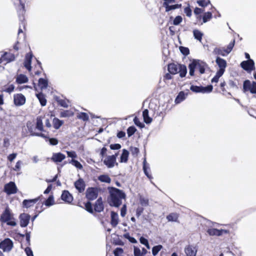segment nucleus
Here are the masks:
<instances>
[{
  "label": "nucleus",
  "mask_w": 256,
  "mask_h": 256,
  "mask_svg": "<svg viewBox=\"0 0 256 256\" xmlns=\"http://www.w3.org/2000/svg\"><path fill=\"white\" fill-rule=\"evenodd\" d=\"M98 180L101 182H104L110 184L111 182V179L107 174H102L98 177Z\"/></svg>",
  "instance_id": "ea45409f"
},
{
  "label": "nucleus",
  "mask_w": 256,
  "mask_h": 256,
  "mask_svg": "<svg viewBox=\"0 0 256 256\" xmlns=\"http://www.w3.org/2000/svg\"><path fill=\"white\" fill-rule=\"evenodd\" d=\"M42 205L43 204H38L36 207V212H38V214L32 217V220H34L38 216V215L43 210Z\"/></svg>",
  "instance_id": "603ef678"
},
{
  "label": "nucleus",
  "mask_w": 256,
  "mask_h": 256,
  "mask_svg": "<svg viewBox=\"0 0 256 256\" xmlns=\"http://www.w3.org/2000/svg\"><path fill=\"white\" fill-rule=\"evenodd\" d=\"M243 92H250L252 94H256V82H250V80H246L243 84Z\"/></svg>",
  "instance_id": "423d86ee"
},
{
  "label": "nucleus",
  "mask_w": 256,
  "mask_h": 256,
  "mask_svg": "<svg viewBox=\"0 0 256 256\" xmlns=\"http://www.w3.org/2000/svg\"><path fill=\"white\" fill-rule=\"evenodd\" d=\"M124 250L121 248H116L114 251V256H121Z\"/></svg>",
  "instance_id": "13d9d810"
},
{
  "label": "nucleus",
  "mask_w": 256,
  "mask_h": 256,
  "mask_svg": "<svg viewBox=\"0 0 256 256\" xmlns=\"http://www.w3.org/2000/svg\"><path fill=\"white\" fill-rule=\"evenodd\" d=\"M36 125L35 126L36 128L40 132H45L44 129L42 117L40 116H38L36 118Z\"/></svg>",
  "instance_id": "393cba45"
},
{
  "label": "nucleus",
  "mask_w": 256,
  "mask_h": 256,
  "mask_svg": "<svg viewBox=\"0 0 256 256\" xmlns=\"http://www.w3.org/2000/svg\"><path fill=\"white\" fill-rule=\"evenodd\" d=\"M235 44V40L230 42L227 46L226 48H216L213 51V54L215 55L226 56L232 50Z\"/></svg>",
  "instance_id": "20e7f679"
},
{
  "label": "nucleus",
  "mask_w": 256,
  "mask_h": 256,
  "mask_svg": "<svg viewBox=\"0 0 256 256\" xmlns=\"http://www.w3.org/2000/svg\"><path fill=\"white\" fill-rule=\"evenodd\" d=\"M26 98L21 94H16L14 95V104L16 106H20L25 104Z\"/></svg>",
  "instance_id": "9d476101"
},
{
  "label": "nucleus",
  "mask_w": 256,
  "mask_h": 256,
  "mask_svg": "<svg viewBox=\"0 0 256 256\" xmlns=\"http://www.w3.org/2000/svg\"><path fill=\"white\" fill-rule=\"evenodd\" d=\"M74 115V112L70 110H64L60 113V118L70 117Z\"/></svg>",
  "instance_id": "a19ab883"
},
{
  "label": "nucleus",
  "mask_w": 256,
  "mask_h": 256,
  "mask_svg": "<svg viewBox=\"0 0 256 256\" xmlns=\"http://www.w3.org/2000/svg\"><path fill=\"white\" fill-rule=\"evenodd\" d=\"M140 242L141 244H144V246H146L149 249L150 248V245H149V244H148V242L147 239H146L144 237L142 236L140 238Z\"/></svg>",
  "instance_id": "680f3d73"
},
{
  "label": "nucleus",
  "mask_w": 256,
  "mask_h": 256,
  "mask_svg": "<svg viewBox=\"0 0 256 256\" xmlns=\"http://www.w3.org/2000/svg\"><path fill=\"white\" fill-rule=\"evenodd\" d=\"M85 209L86 211L90 214L94 213V210L92 208V203L90 202H88L84 204Z\"/></svg>",
  "instance_id": "09e8293b"
},
{
  "label": "nucleus",
  "mask_w": 256,
  "mask_h": 256,
  "mask_svg": "<svg viewBox=\"0 0 256 256\" xmlns=\"http://www.w3.org/2000/svg\"><path fill=\"white\" fill-rule=\"evenodd\" d=\"M110 204L114 207H118L122 204V200L126 198L124 192L117 188L112 187L110 190Z\"/></svg>",
  "instance_id": "f257e3e1"
},
{
  "label": "nucleus",
  "mask_w": 256,
  "mask_h": 256,
  "mask_svg": "<svg viewBox=\"0 0 256 256\" xmlns=\"http://www.w3.org/2000/svg\"><path fill=\"white\" fill-rule=\"evenodd\" d=\"M28 80V78L26 75L24 74H20L17 76L16 82L18 84H22L27 82Z\"/></svg>",
  "instance_id": "a878e982"
},
{
  "label": "nucleus",
  "mask_w": 256,
  "mask_h": 256,
  "mask_svg": "<svg viewBox=\"0 0 256 256\" xmlns=\"http://www.w3.org/2000/svg\"><path fill=\"white\" fill-rule=\"evenodd\" d=\"M130 150L132 154L135 157L137 156L140 152L139 149L136 147L130 146Z\"/></svg>",
  "instance_id": "864d4df0"
},
{
  "label": "nucleus",
  "mask_w": 256,
  "mask_h": 256,
  "mask_svg": "<svg viewBox=\"0 0 256 256\" xmlns=\"http://www.w3.org/2000/svg\"><path fill=\"white\" fill-rule=\"evenodd\" d=\"M104 164L108 168H112L116 164V166L118 164L116 162V157L114 156H110L104 160Z\"/></svg>",
  "instance_id": "f3484780"
},
{
  "label": "nucleus",
  "mask_w": 256,
  "mask_h": 256,
  "mask_svg": "<svg viewBox=\"0 0 256 256\" xmlns=\"http://www.w3.org/2000/svg\"><path fill=\"white\" fill-rule=\"evenodd\" d=\"M198 4L202 7H206L210 4L209 0H199L197 1Z\"/></svg>",
  "instance_id": "4d7b16f0"
},
{
  "label": "nucleus",
  "mask_w": 256,
  "mask_h": 256,
  "mask_svg": "<svg viewBox=\"0 0 256 256\" xmlns=\"http://www.w3.org/2000/svg\"><path fill=\"white\" fill-rule=\"evenodd\" d=\"M142 116L144 122L146 124H150L152 122V118L148 116V110L147 109H145L142 112Z\"/></svg>",
  "instance_id": "72a5a7b5"
},
{
  "label": "nucleus",
  "mask_w": 256,
  "mask_h": 256,
  "mask_svg": "<svg viewBox=\"0 0 256 256\" xmlns=\"http://www.w3.org/2000/svg\"><path fill=\"white\" fill-rule=\"evenodd\" d=\"M178 73H179L180 77H185L187 73L186 66L184 64H180Z\"/></svg>",
  "instance_id": "c756f323"
},
{
  "label": "nucleus",
  "mask_w": 256,
  "mask_h": 256,
  "mask_svg": "<svg viewBox=\"0 0 256 256\" xmlns=\"http://www.w3.org/2000/svg\"><path fill=\"white\" fill-rule=\"evenodd\" d=\"M56 100L58 104L64 108H68V104L67 102L65 100L60 99L56 98Z\"/></svg>",
  "instance_id": "3c124183"
},
{
  "label": "nucleus",
  "mask_w": 256,
  "mask_h": 256,
  "mask_svg": "<svg viewBox=\"0 0 256 256\" xmlns=\"http://www.w3.org/2000/svg\"><path fill=\"white\" fill-rule=\"evenodd\" d=\"M71 162L76 168H78L79 169H82V164L76 160L72 159L71 160Z\"/></svg>",
  "instance_id": "338daca9"
},
{
  "label": "nucleus",
  "mask_w": 256,
  "mask_h": 256,
  "mask_svg": "<svg viewBox=\"0 0 256 256\" xmlns=\"http://www.w3.org/2000/svg\"><path fill=\"white\" fill-rule=\"evenodd\" d=\"M185 252L187 256H196V250L192 246H188L185 248Z\"/></svg>",
  "instance_id": "7c9ffc66"
},
{
  "label": "nucleus",
  "mask_w": 256,
  "mask_h": 256,
  "mask_svg": "<svg viewBox=\"0 0 256 256\" xmlns=\"http://www.w3.org/2000/svg\"><path fill=\"white\" fill-rule=\"evenodd\" d=\"M129 152L126 149L122 150V152L120 156V162H126L128 160Z\"/></svg>",
  "instance_id": "2f4dec72"
},
{
  "label": "nucleus",
  "mask_w": 256,
  "mask_h": 256,
  "mask_svg": "<svg viewBox=\"0 0 256 256\" xmlns=\"http://www.w3.org/2000/svg\"><path fill=\"white\" fill-rule=\"evenodd\" d=\"M15 86L13 84L5 85L2 90L3 92L11 94L14 90Z\"/></svg>",
  "instance_id": "58836bf2"
},
{
  "label": "nucleus",
  "mask_w": 256,
  "mask_h": 256,
  "mask_svg": "<svg viewBox=\"0 0 256 256\" xmlns=\"http://www.w3.org/2000/svg\"><path fill=\"white\" fill-rule=\"evenodd\" d=\"M63 124L64 121L59 120L57 118H54L52 120L53 126L56 130L59 129Z\"/></svg>",
  "instance_id": "c85d7f7f"
},
{
  "label": "nucleus",
  "mask_w": 256,
  "mask_h": 256,
  "mask_svg": "<svg viewBox=\"0 0 256 256\" xmlns=\"http://www.w3.org/2000/svg\"><path fill=\"white\" fill-rule=\"evenodd\" d=\"M14 247L12 241L9 238H6L0 242V249L4 252H10Z\"/></svg>",
  "instance_id": "6e6552de"
},
{
  "label": "nucleus",
  "mask_w": 256,
  "mask_h": 256,
  "mask_svg": "<svg viewBox=\"0 0 256 256\" xmlns=\"http://www.w3.org/2000/svg\"><path fill=\"white\" fill-rule=\"evenodd\" d=\"M36 97L38 99L42 106H45L46 104V100L44 94L42 92L36 94Z\"/></svg>",
  "instance_id": "473e14b6"
},
{
  "label": "nucleus",
  "mask_w": 256,
  "mask_h": 256,
  "mask_svg": "<svg viewBox=\"0 0 256 256\" xmlns=\"http://www.w3.org/2000/svg\"><path fill=\"white\" fill-rule=\"evenodd\" d=\"M30 218L28 214H21L19 216L20 226L22 228L26 227L29 223Z\"/></svg>",
  "instance_id": "2eb2a0df"
},
{
  "label": "nucleus",
  "mask_w": 256,
  "mask_h": 256,
  "mask_svg": "<svg viewBox=\"0 0 256 256\" xmlns=\"http://www.w3.org/2000/svg\"><path fill=\"white\" fill-rule=\"evenodd\" d=\"M241 67L246 71L251 72L255 69L254 63L252 60L243 61L240 64Z\"/></svg>",
  "instance_id": "ddd939ff"
},
{
  "label": "nucleus",
  "mask_w": 256,
  "mask_h": 256,
  "mask_svg": "<svg viewBox=\"0 0 256 256\" xmlns=\"http://www.w3.org/2000/svg\"><path fill=\"white\" fill-rule=\"evenodd\" d=\"M136 131V128L134 126H130L128 128L127 130V134L128 136H132Z\"/></svg>",
  "instance_id": "6e6d98bb"
},
{
  "label": "nucleus",
  "mask_w": 256,
  "mask_h": 256,
  "mask_svg": "<svg viewBox=\"0 0 256 256\" xmlns=\"http://www.w3.org/2000/svg\"><path fill=\"white\" fill-rule=\"evenodd\" d=\"M98 190L96 188H88L86 192V196L89 200L96 199L98 196Z\"/></svg>",
  "instance_id": "1a4fd4ad"
},
{
  "label": "nucleus",
  "mask_w": 256,
  "mask_h": 256,
  "mask_svg": "<svg viewBox=\"0 0 256 256\" xmlns=\"http://www.w3.org/2000/svg\"><path fill=\"white\" fill-rule=\"evenodd\" d=\"M189 74L190 76L194 75L196 69H198L200 74L205 72V70L208 64L205 62L199 60H194L192 62L188 64Z\"/></svg>",
  "instance_id": "7ed1b4c3"
},
{
  "label": "nucleus",
  "mask_w": 256,
  "mask_h": 256,
  "mask_svg": "<svg viewBox=\"0 0 256 256\" xmlns=\"http://www.w3.org/2000/svg\"><path fill=\"white\" fill-rule=\"evenodd\" d=\"M172 74H170L169 72L168 73L166 74L164 76L163 80L164 82H166V81L172 80L173 78V76H172Z\"/></svg>",
  "instance_id": "774afa93"
},
{
  "label": "nucleus",
  "mask_w": 256,
  "mask_h": 256,
  "mask_svg": "<svg viewBox=\"0 0 256 256\" xmlns=\"http://www.w3.org/2000/svg\"><path fill=\"white\" fill-rule=\"evenodd\" d=\"M184 12L186 14V16L188 17H190L192 15V10L190 8V6L188 5V6L184 8Z\"/></svg>",
  "instance_id": "69168bd1"
},
{
  "label": "nucleus",
  "mask_w": 256,
  "mask_h": 256,
  "mask_svg": "<svg viewBox=\"0 0 256 256\" xmlns=\"http://www.w3.org/2000/svg\"><path fill=\"white\" fill-rule=\"evenodd\" d=\"M193 34L194 38L200 42L202 41L203 34L198 30H194Z\"/></svg>",
  "instance_id": "79ce46f5"
},
{
  "label": "nucleus",
  "mask_w": 256,
  "mask_h": 256,
  "mask_svg": "<svg viewBox=\"0 0 256 256\" xmlns=\"http://www.w3.org/2000/svg\"><path fill=\"white\" fill-rule=\"evenodd\" d=\"M18 191L17 186L13 182H10L4 186V192L8 196L15 194L17 193Z\"/></svg>",
  "instance_id": "0eeeda50"
},
{
  "label": "nucleus",
  "mask_w": 256,
  "mask_h": 256,
  "mask_svg": "<svg viewBox=\"0 0 256 256\" xmlns=\"http://www.w3.org/2000/svg\"><path fill=\"white\" fill-rule=\"evenodd\" d=\"M179 64H175L172 62L168 64V70L172 74H176L178 73V68L180 67Z\"/></svg>",
  "instance_id": "6ab92c4d"
},
{
  "label": "nucleus",
  "mask_w": 256,
  "mask_h": 256,
  "mask_svg": "<svg viewBox=\"0 0 256 256\" xmlns=\"http://www.w3.org/2000/svg\"><path fill=\"white\" fill-rule=\"evenodd\" d=\"M162 245H158L154 246L152 248V254L154 256H156L158 252L162 248Z\"/></svg>",
  "instance_id": "5fc2aeb1"
},
{
  "label": "nucleus",
  "mask_w": 256,
  "mask_h": 256,
  "mask_svg": "<svg viewBox=\"0 0 256 256\" xmlns=\"http://www.w3.org/2000/svg\"><path fill=\"white\" fill-rule=\"evenodd\" d=\"M38 85L41 89L46 88L48 86V82L46 80L40 78L38 80Z\"/></svg>",
  "instance_id": "c9c22d12"
},
{
  "label": "nucleus",
  "mask_w": 256,
  "mask_h": 256,
  "mask_svg": "<svg viewBox=\"0 0 256 256\" xmlns=\"http://www.w3.org/2000/svg\"><path fill=\"white\" fill-rule=\"evenodd\" d=\"M180 50L182 54L184 56H188L190 54V50L188 48L184 46H180Z\"/></svg>",
  "instance_id": "052dcab7"
},
{
  "label": "nucleus",
  "mask_w": 256,
  "mask_h": 256,
  "mask_svg": "<svg viewBox=\"0 0 256 256\" xmlns=\"http://www.w3.org/2000/svg\"><path fill=\"white\" fill-rule=\"evenodd\" d=\"M0 221L2 224L6 223L8 226H16L14 214L8 204H6L4 210L0 216Z\"/></svg>",
  "instance_id": "f03ea898"
},
{
  "label": "nucleus",
  "mask_w": 256,
  "mask_h": 256,
  "mask_svg": "<svg viewBox=\"0 0 256 256\" xmlns=\"http://www.w3.org/2000/svg\"><path fill=\"white\" fill-rule=\"evenodd\" d=\"M33 56V54L32 52L26 54L25 56L24 60V66L28 70L29 72L32 70V60Z\"/></svg>",
  "instance_id": "dca6fc26"
},
{
  "label": "nucleus",
  "mask_w": 256,
  "mask_h": 256,
  "mask_svg": "<svg viewBox=\"0 0 256 256\" xmlns=\"http://www.w3.org/2000/svg\"><path fill=\"white\" fill-rule=\"evenodd\" d=\"M212 18V14L211 12H206L204 13L202 16V21L205 23L210 20Z\"/></svg>",
  "instance_id": "49530a36"
},
{
  "label": "nucleus",
  "mask_w": 256,
  "mask_h": 256,
  "mask_svg": "<svg viewBox=\"0 0 256 256\" xmlns=\"http://www.w3.org/2000/svg\"><path fill=\"white\" fill-rule=\"evenodd\" d=\"M178 215L176 213H170L166 216V219L169 222H177Z\"/></svg>",
  "instance_id": "4c0bfd02"
},
{
  "label": "nucleus",
  "mask_w": 256,
  "mask_h": 256,
  "mask_svg": "<svg viewBox=\"0 0 256 256\" xmlns=\"http://www.w3.org/2000/svg\"><path fill=\"white\" fill-rule=\"evenodd\" d=\"M134 122L136 126L140 128H142L144 126V124L140 122L139 118L136 116H135L134 118Z\"/></svg>",
  "instance_id": "bf43d9fd"
},
{
  "label": "nucleus",
  "mask_w": 256,
  "mask_h": 256,
  "mask_svg": "<svg viewBox=\"0 0 256 256\" xmlns=\"http://www.w3.org/2000/svg\"><path fill=\"white\" fill-rule=\"evenodd\" d=\"M216 62L220 69L218 71H221L222 72L224 73L225 69L226 66V62L223 58L220 57H217L216 60Z\"/></svg>",
  "instance_id": "4be33fe9"
},
{
  "label": "nucleus",
  "mask_w": 256,
  "mask_h": 256,
  "mask_svg": "<svg viewBox=\"0 0 256 256\" xmlns=\"http://www.w3.org/2000/svg\"><path fill=\"white\" fill-rule=\"evenodd\" d=\"M94 210L98 212H100L104 210V205L103 204L102 200L101 197H100L95 202L94 204Z\"/></svg>",
  "instance_id": "412c9836"
},
{
  "label": "nucleus",
  "mask_w": 256,
  "mask_h": 256,
  "mask_svg": "<svg viewBox=\"0 0 256 256\" xmlns=\"http://www.w3.org/2000/svg\"><path fill=\"white\" fill-rule=\"evenodd\" d=\"M143 170L144 174L149 179L152 178V175L149 173L148 170L150 171V168L147 164L146 159H144L143 162Z\"/></svg>",
  "instance_id": "cd10ccee"
},
{
  "label": "nucleus",
  "mask_w": 256,
  "mask_h": 256,
  "mask_svg": "<svg viewBox=\"0 0 256 256\" xmlns=\"http://www.w3.org/2000/svg\"><path fill=\"white\" fill-rule=\"evenodd\" d=\"M212 85H208L206 87L192 85L190 87V90L196 93H209L212 92Z\"/></svg>",
  "instance_id": "39448f33"
},
{
  "label": "nucleus",
  "mask_w": 256,
  "mask_h": 256,
  "mask_svg": "<svg viewBox=\"0 0 256 256\" xmlns=\"http://www.w3.org/2000/svg\"><path fill=\"white\" fill-rule=\"evenodd\" d=\"M61 198L66 203L70 204L73 200V196L67 190L62 192L61 195Z\"/></svg>",
  "instance_id": "aec40b11"
},
{
  "label": "nucleus",
  "mask_w": 256,
  "mask_h": 256,
  "mask_svg": "<svg viewBox=\"0 0 256 256\" xmlns=\"http://www.w3.org/2000/svg\"><path fill=\"white\" fill-rule=\"evenodd\" d=\"M207 233L210 236H220L224 234H230L229 230L220 229L218 230L216 228H210L207 230Z\"/></svg>",
  "instance_id": "9b49d317"
},
{
  "label": "nucleus",
  "mask_w": 256,
  "mask_h": 256,
  "mask_svg": "<svg viewBox=\"0 0 256 256\" xmlns=\"http://www.w3.org/2000/svg\"><path fill=\"white\" fill-rule=\"evenodd\" d=\"M42 196L40 195L34 199L24 200L22 203V208H28L33 206Z\"/></svg>",
  "instance_id": "4468645a"
},
{
  "label": "nucleus",
  "mask_w": 256,
  "mask_h": 256,
  "mask_svg": "<svg viewBox=\"0 0 256 256\" xmlns=\"http://www.w3.org/2000/svg\"><path fill=\"white\" fill-rule=\"evenodd\" d=\"M224 73L222 72L221 71H217L214 76L212 79V83L216 82L217 83L220 77H221Z\"/></svg>",
  "instance_id": "de8ad7c7"
},
{
  "label": "nucleus",
  "mask_w": 256,
  "mask_h": 256,
  "mask_svg": "<svg viewBox=\"0 0 256 256\" xmlns=\"http://www.w3.org/2000/svg\"><path fill=\"white\" fill-rule=\"evenodd\" d=\"M164 6L166 8V12H168L172 10L180 8L182 6L181 4H175L171 6L169 5L168 4H166Z\"/></svg>",
  "instance_id": "f704fd0d"
},
{
  "label": "nucleus",
  "mask_w": 256,
  "mask_h": 256,
  "mask_svg": "<svg viewBox=\"0 0 256 256\" xmlns=\"http://www.w3.org/2000/svg\"><path fill=\"white\" fill-rule=\"evenodd\" d=\"M4 60L5 64L13 61L15 59V56L14 54L5 52L2 55Z\"/></svg>",
  "instance_id": "bb28decb"
},
{
  "label": "nucleus",
  "mask_w": 256,
  "mask_h": 256,
  "mask_svg": "<svg viewBox=\"0 0 256 256\" xmlns=\"http://www.w3.org/2000/svg\"><path fill=\"white\" fill-rule=\"evenodd\" d=\"M66 158L64 154L61 152L54 153L51 160L54 162H60Z\"/></svg>",
  "instance_id": "5701e85b"
},
{
  "label": "nucleus",
  "mask_w": 256,
  "mask_h": 256,
  "mask_svg": "<svg viewBox=\"0 0 256 256\" xmlns=\"http://www.w3.org/2000/svg\"><path fill=\"white\" fill-rule=\"evenodd\" d=\"M186 98L184 92L182 91L180 92L175 99L176 104H179Z\"/></svg>",
  "instance_id": "e433bc0d"
},
{
  "label": "nucleus",
  "mask_w": 256,
  "mask_h": 256,
  "mask_svg": "<svg viewBox=\"0 0 256 256\" xmlns=\"http://www.w3.org/2000/svg\"><path fill=\"white\" fill-rule=\"evenodd\" d=\"M46 134L48 136V132H47V134ZM44 139L46 140V141L48 140L50 144L51 145H52V146L56 145L58 144V140L56 138H50L49 136H48V138H44Z\"/></svg>",
  "instance_id": "8fccbe9b"
},
{
  "label": "nucleus",
  "mask_w": 256,
  "mask_h": 256,
  "mask_svg": "<svg viewBox=\"0 0 256 256\" xmlns=\"http://www.w3.org/2000/svg\"><path fill=\"white\" fill-rule=\"evenodd\" d=\"M74 186L79 192L81 193L84 190L86 184L82 178H80L74 182Z\"/></svg>",
  "instance_id": "a211bd4d"
},
{
  "label": "nucleus",
  "mask_w": 256,
  "mask_h": 256,
  "mask_svg": "<svg viewBox=\"0 0 256 256\" xmlns=\"http://www.w3.org/2000/svg\"><path fill=\"white\" fill-rule=\"evenodd\" d=\"M182 17L180 16H178L174 18L173 21V24L175 26L178 25L180 23L182 22Z\"/></svg>",
  "instance_id": "e2e57ef3"
},
{
  "label": "nucleus",
  "mask_w": 256,
  "mask_h": 256,
  "mask_svg": "<svg viewBox=\"0 0 256 256\" xmlns=\"http://www.w3.org/2000/svg\"><path fill=\"white\" fill-rule=\"evenodd\" d=\"M118 223V214L114 211L111 212L110 224L113 228L116 227Z\"/></svg>",
  "instance_id": "b1692460"
},
{
  "label": "nucleus",
  "mask_w": 256,
  "mask_h": 256,
  "mask_svg": "<svg viewBox=\"0 0 256 256\" xmlns=\"http://www.w3.org/2000/svg\"><path fill=\"white\" fill-rule=\"evenodd\" d=\"M44 204L46 206H51L54 205V201L53 196H50L44 202Z\"/></svg>",
  "instance_id": "c03bdc74"
},
{
  "label": "nucleus",
  "mask_w": 256,
  "mask_h": 256,
  "mask_svg": "<svg viewBox=\"0 0 256 256\" xmlns=\"http://www.w3.org/2000/svg\"><path fill=\"white\" fill-rule=\"evenodd\" d=\"M27 127L28 128V131L31 134L32 136H38L40 137H42L44 138H48V136L46 135L45 134L42 133V132H35V130H36V126L32 124L30 122H28L27 123Z\"/></svg>",
  "instance_id": "f8f14e48"
},
{
  "label": "nucleus",
  "mask_w": 256,
  "mask_h": 256,
  "mask_svg": "<svg viewBox=\"0 0 256 256\" xmlns=\"http://www.w3.org/2000/svg\"><path fill=\"white\" fill-rule=\"evenodd\" d=\"M77 118L80 120H82L84 122L88 121L89 120V116L88 114L84 112H81L76 116Z\"/></svg>",
  "instance_id": "37998d69"
},
{
  "label": "nucleus",
  "mask_w": 256,
  "mask_h": 256,
  "mask_svg": "<svg viewBox=\"0 0 256 256\" xmlns=\"http://www.w3.org/2000/svg\"><path fill=\"white\" fill-rule=\"evenodd\" d=\"M226 82L225 81L221 82L220 85V92H222L223 94L226 92Z\"/></svg>",
  "instance_id": "0e129e2a"
},
{
  "label": "nucleus",
  "mask_w": 256,
  "mask_h": 256,
  "mask_svg": "<svg viewBox=\"0 0 256 256\" xmlns=\"http://www.w3.org/2000/svg\"><path fill=\"white\" fill-rule=\"evenodd\" d=\"M26 10H25V7H24V4L22 3V2L20 1V4L18 5V12L19 14V15L22 14L23 16L24 14L25 13Z\"/></svg>",
  "instance_id": "a18cd8bd"
}]
</instances>
